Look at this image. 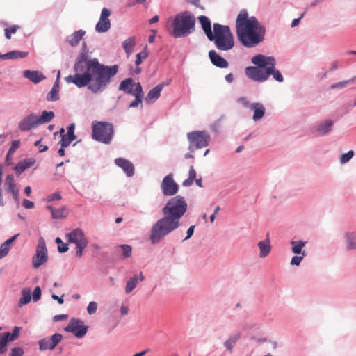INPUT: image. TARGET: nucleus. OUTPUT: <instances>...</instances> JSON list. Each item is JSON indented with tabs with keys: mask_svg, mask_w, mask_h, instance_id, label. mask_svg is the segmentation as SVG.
Listing matches in <instances>:
<instances>
[{
	"mask_svg": "<svg viewBox=\"0 0 356 356\" xmlns=\"http://www.w3.org/2000/svg\"><path fill=\"white\" fill-rule=\"evenodd\" d=\"M118 69V65H106L99 63L97 58H92L83 69L65 77V81L79 88L87 86L92 93L99 94L107 88Z\"/></svg>",
	"mask_w": 356,
	"mask_h": 356,
	"instance_id": "f257e3e1",
	"label": "nucleus"
},
{
	"mask_svg": "<svg viewBox=\"0 0 356 356\" xmlns=\"http://www.w3.org/2000/svg\"><path fill=\"white\" fill-rule=\"evenodd\" d=\"M188 205L185 198L176 195L169 199L162 209L163 216L152 226L149 240L152 245L163 241L181 225L180 218L187 211Z\"/></svg>",
	"mask_w": 356,
	"mask_h": 356,
	"instance_id": "f03ea898",
	"label": "nucleus"
},
{
	"mask_svg": "<svg viewBox=\"0 0 356 356\" xmlns=\"http://www.w3.org/2000/svg\"><path fill=\"white\" fill-rule=\"evenodd\" d=\"M236 33L238 41L246 48H253L264 41L266 29L256 17H248L246 10H241L236 21Z\"/></svg>",
	"mask_w": 356,
	"mask_h": 356,
	"instance_id": "7ed1b4c3",
	"label": "nucleus"
},
{
	"mask_svg": "<svg viewBox=\"0 0 356 356\" xmlns=\"http://www.w3.org/2000/svg\"><path fill=\"white\" fill-rule=\"evenodd\" d=\"M168 23L171 28L170 34L175 38H184L195 31V18L188 11L177 14Z\"/></svg>",
	"mask_w": 356,
	"mask_h": 356,
	"instance_id": "20e7f679",
	"label": "nucleus"
},
{
	"mask_svg": "<svg viewBox=\"0 0 356 356\" xmlns=\"http://www.w3.org/2000/svg\"><path fill=\"white\" fill-rule=\"evenodd\" d=\"M213 33L208 40L214 42L215 47L220 51H227L234 46V38L227 25L213 24Z\"/></svg>",
	"mask_w": 356,
	"mask_h": 356,
	"instance_id": "39448f33",
	"label": "nucleus"
},
{
	"mask_svg": "<svg viewBox=\"0 0 356 356\" xmlns=\"http://www.w3.org/2000/svg\"><path fill=\"white\" fill-rule=\"evenodd\" d=\"M114 135L113 124L111 122L93 121L92 124V137L95 141L110 144Z\"/></svg>",
	"mask_w": 356,
	"mask_h": 356,
	"instance_id": "423d86ee",
	"label": "nucleus"
},
{
	"mask_svg": "<svg viewBox=\"0 0 356 356\" xmlns=\"http://www.w3.org/2000/svg\"><path fill=\"white\" fill-rule=\"evenodd\" d=\"M187 138L189 145L195 149H202L209 145L211 137L206 131H195L188 133Z\"/></svg>",
	"mask_w": 356,
	"mask_h": 356,
	"instance_id": "0eeeda50",
	"label": "nucleus"
},
{
	"mask_svg": "<svg viewBox=\"0 0 356 356\" xmlns=\"http://www.w3.org/2000/svg\"><path fill=\"white\" fill-rule=\"evenodd\" d=\"M46 246L45 240L43 237H40L36 246V253L32 259V264L35 268H39L40 266L47 261L48 253Z\"/></svg>",
	"mask_w": 356,
	"mask_h": 356,
	"instance_id": "6e6552de",
	"label": "nucleus"
},
{
	"mask_svg": "<svg viewBox=\"0 0 356 356\" xmlns=\"http://www.w3.org/2000/svg\"><path fill=\"white\" fill-rule=\"evenodd\" d=\"M88 327L80 319L71 318L68 325L64 328L65 331L72 333L77 338H82L88 331Z\"/></svg>",
	"mask_w": 356,
	"mask_h": 356,
	"instance_id": "1a4fd4ad",
	"label": "nucleus"
},
{
	"mask_svg": "<svg viewBox=\"0 0 356 356\" xmlns=\"http://www.w3.org/2000/svg\"><path fill=\"white\" fill-rule=\"evenodd\" d=\"M63 335L60 333H55L51 337H47L38 341L40 351L53 350L62 341Z\"/></svg>",
	"mask_w": 356,
	"mask_h": 356,
	"instance_id": "9d476101",
	"label": "nucleus"
},
{
	"mask_svg": "<svg viewBox=\"0 0 356 356\" xmlns=\"http://www.w3.org/2000/svg\"><path fill=\"white\" fill-rule=\"evenodd\" d=\"M161 189L165 196H172L177 193L179 185L177 184L172 173L166 175L161 184Z\"/></svg>",
	"mask_w": 356,
	"mask_h": 356,
	"instance_id": "9b49d317",
	"label": "nucleus"
},
{
	"mask_svg": "<svg viewBox=\"0 0 356 356\" xmlns=\"http://www.w3.org/2000/svg\"><path fill=\"white\" fill-rule=\"evenodd\" d=\"M88 48L85 42L82 43L81 51H79L77 58L74 64V71L81 70L83 67L88 65V63L92 59L88 55Z\"/></svg>",
	"mask_w": 356,
	"mask_h": 356,
	"instance_id": "f8f14e48",
	"label": "nucleus"
},
{
	"mask_svg": "<svg viewBox=\"0 0 356 356\" xmlns=\"http://www.w3.org/2000/svg\"><path fill=\"white\" fill-rule=\"evenodd\" d=\"M65 238L68 243L75 244V245L88 244L83 231L79 227L75 228L67 233Z\"/></svg>",
	"mask_w": 356,
	"mask_h": 356,
	"instance_id": "ddd939ff",
	"label": "nucleus"
},
{
	"mask_svg": "<svg viewBox=\"0 0 356 356\" xmlns=\"http://www.w3.org/2000/svg\"><path fill=\"white\" fill-rule=\"evenodd\" d=\"M111 14V10L106 8H104L102 10L99 19L95 26V30L97 32L105 33L110 29L111 24L108 17Z\"/></svg>",
	"mask_w": 356,
	"mask_h": 356,
	"instance_id": "4468645a",
	"label": "nucleus"
},
{
	"mask_svg": "<svg viewBox=\"0 0 356 356\" xmlns=\"http://www.w3.org/2000/svg\"><path fill=\"white\" fill-rule=\"evenodd\" d=\"M38 125L37 115L31 113L19 122L18 129L22 132H26L36 128Z\"/></svg>",
	"mask_w": 356,
	"mask_h": 356,
	"instance_id": "2eb2a0df",
	"label": "nucleus"
},
{
	"mask_svg": "<svg viewBox=\"0 0 356 356\" xmlns=\"http://www.w3.org/2000/svg\"><path fill=\"white\" fill-rule=\"evenodd\" d=\"M245 75L254 81L263 83L266 81V69L258 67L248 66L245 69Z\"/></svg>",
	"mask_w": 356,
	"mask_h": 356,
	"instance_id": "dca6fc26",
	"label": "nucleus"
},
{
	"mask_svg": "<svg viewBox=\"0 0 356 356\" xmlns=\"http://www.w3.org/2000/svg\"><path fill=\"white\" fill-rule=\"evenodd\" d=\"M115 164L122 168L123 172L128 177H131L134 175V166L129 160L119 157L115 159Z\"/></svg>",
	"mask_w": 356,
	"mask_h": 356,
	"instance_id": "f3484780",
	"label": "nucleus"
},
{
	"mask_svg": "<svg viewBox=\"0 0 356 356\" xmlns=\"http://www.w3.org/2000/svg\"><path fill=\"white\" fill-rule=\"evenodd\" d=\"M209 57L211 63L216 67L223 69L229 66V63L215 50H210L209 51Z\"/></svg>",
	"mask_w": 356,
	"mask_h": 356,
	"instance_id": "a211bd4d",
	"label": "nucleus"
},
{
	"mask_svg": "<svg viewBox=\"0 0 356 356\" xmlns=\"http://www.w3.org/2000/svg\"><path fill=\"white\" fill-rule=\"evenodd\" d=\"M24 76L35 84H37L46 79L45 75L38 70H25L24 72Z\"/></svg>",
	"mask_w": 356,
	"mask_h": 356,
	"instance_id": "6ab92c4d",
	"label": "nucleus"
},
{
	"mask_svg": "<svg viewBox=\"0 0 356 356\" xmlns=\"http://www.w3.org/2000/svg\"><path fill=\"white\" fill-rule=\"evenodd\" d=\"M85 34L86 31L83 29L76 31L66 38L65 42L72 47H76Z\"/></svg>",
	"mask_w": 356,
	"mask_h": 356,
	"instance_id": "aec40b11",
	"label": "nucleus"
},
{
	"mask_svg": "<svg viewBox=\"0 0 356 356\" xmlns=\"http://www.w3.org/2000/svg\"><path fill=\"white\" fill-rule=\"evenodd\" d=\"M35 162L34 158L25 159L15 165L14 170L17 175H20L24 170L32 167Z\"/></svg>",
	"mask_w": 356,
	"mask_h": 356,
	"instance_id": "412c9836",
	"label": "nucleus"
},
{
	"mask_svg": "<svg viewBox=\"0 0 356 356\" xmlns=\"http://www.w3.org/2000/svg\"><path fill=\"white\" fill-rule=\"evenodd\" d=\"M145 280L143 273L140 271L139 273L134 275L127 282L125 286L126 293H131L136 286L139 281L142 282Z\"/></svg>",
	"mask_w": 356,
	"mask_h": 356,
	"instance_id": "4be33fe9",
	"label": "nucleus"
},
{
	"mask_svg": "<svg viewBox=\"0 0 356 356\" xmlns=\"http://www.w3.org/2000/svg\"><path fill=\"white\" fill-rule=\"evenodd\" d=\"M250 109L254 111L252 120L254 122L259 121L265 115L266 108L261 103H259V102L252 103Z\"/></svg>",
	"mask_w": 356,
	"mask_h": 356,
	"instance_id": "5701e85b",
	"label": "nucleus"
},
{
	"mask_svg": "<svg viewBox=\"0 0 356 356\" xmlns=\"http://www.w3.org/2000/svg\"><path fill=\"white\" fill-rule=\"evenodd\" d=\"M334 122L331 120H325L321 122L316 128V131L319 136L327 135L333 128Z\"/></svg>",
	"mask_w": 356,
	"mask_h": 356,
	"instance_id": "b1692460",
	"label": "nucleus"
},
{
	"mask_svg": "<svg viewBox=\"0 0 356 356\" xmlns=\"http://www.w3.org/2000/svg\"><path fill=\"white\" fill-rule=\"evenodd\" d=\"M20 327L15 326L12 332H5L3 336L1 335V344L6 346L8 341H13L17 339L19 335Z\"/></svg>",
	"mask_w": 356,
	"mask_h": 356,
	"instance_id": "393cba45",
	"label": "nucleus"
},
{
	"mask_svg": "<svg viewBox=\"0 0 356 356\" xmlns=\"http://www.w3.org/2000/svg\"><path fill=\"white\" fill-rule=\"evenodd\" d=\"M162 90V86L161 85H156L155 87L152 88L145 97V100L147 104H152L154 102L161 96V92Z\"/></svg>",
	"mask_w": 356,
	"mask_h": 356,
	"instance_id": "a878e982",
	"label": "nucleus"
},
{
	"mask_svg": "<svg viewBox=\"0 0 356 356\" xmlns=\"http://www.w3.org/2000/svg\"><path fill=\"white\" fill-rule=\"evenodd\" d=\"M198 20L207 38H210V37L213 33V31H212L211 23L210 19L207 16L201 15L200 17H198Z\"/></svg>",
	"mask_w": 356,
	"mask_h": 356,
	"instance_id": "bb28decb",
	"label": "nucleus"
},
{
	"mask_svg": "<svg viewBox=\"0 0 356 356\" xmlns=\"http://www.w3.org/2000/svg\"><path fill=\"white\" fill-rule=\"evenodd\" d=\"M307 243V241L302 240L291 241L290 242L291 245V252L296 254H302V256H306L307 253L305 250H302V248L305 247Z\"/></svg>",
	"mask_w": 356,
	"mask_h": 356,
	"instance_id": "cd10ccee",
	"label": "nucleus"
},
{
	"mask_svg": "<svg viewBox=\"0 0 356 356\" xmlns=\"http://www.w3.org/2000/svg\"><path fill=\"white\" fill-rule=\"evenodd\" d=\"M348 250H356V231L346 232L344 234Z\"/></svg>",
	"mask_w": 356,
	"mask_h": 356,
	"instance_id": "c85d7f7f",
	"label": "nucleus"
},
{
	"mask_svg": "<svg viewBox=\"0 0 356 356\" xmlns=\"http://www.w3.org/2000/svg\"><path fill=\"white\" fill-rule=\"evenodd\" d=\"M134 81L132 78L129 77L123 80L120 83L119 90L123 91L126 94H134Z\"/></svg>",
	"mask_w": 356,
	"mask_h": 356,
	"instance_id": "c756f323",
	"label": "nucleus"
},
{
	"mask_svg": "<svg viewBox=\"0 0 356 356\" xmlns=\"http://www.w3.org/2000/svg\"><path fill=\"white\" fill-rule=\"evenodd\" d=\"M259 248V257L264 258L269 254L271 250V245L269 239L261 241L258 243Z\"/></svg>",
	"mask_w": 356,
	"mask_h": 356,
	"instance_id": "7c9ffc66",
	"label": "nucleus"
},
{
	"mask_svg": "<svg viewBox=\"0 0 356 356\" xmlns=\"http://www.w3.org/2000/svg\"><path fill=\"white\" fill-rule=\"evenodd\" d=\"M272 75L273 78L279 83L284 81V77L282 73L275 67H266V81H267L269 76Z\"/></svg>",
	"mask_w": 356,
	"mask_h": 356,
	"instance_id": "2f4dec72",
	"label": "nucleus"
},
{
	"mask_svg": "<svg viewBox=\"0 0 356 356\" xmlns=\"http://www.w3.org/2000/svg\"><path fill=\"white\" fill-rule=\"evenodd\" d=\"M136 46V38L132 36L127 38L122 43V47L127 56H129L134 51Z\"/></svg>",
	"mask_w": 356,
	"mask_h": 356,
	"instance_id": "473e14b6",
	"label": "nucleus"
},
{
	"mask_svg": "<svg viewBox=\"0 0 356 356\" xmlns=\"http://www.w3.org/2000/svg\"><path fill=\"white\" fill-rule=\"evenodd\" d=\"M21 298L17 303L18 307H21L28 304L31 300V291L29 288H24L21 291Z\"/></svg>",
	"mask_w": 356,
	"mask_h": 356,
	"instance_id": "72a5a7b5",
	"label": "nucleus"
},
{
	"mask_svg": "<svg viewBox=\"0 0 356 356\" xmlns=\"http://www.w3.org/2000/svg\"><path fill=\"white\" fill-rule=\"evenodd\" d=\"M46 208L51 212V218L53 219L64 218L66 216L65 214V208L64 207L59 209H55L51 205H47Z\"/></svg>",
	"mask_w": 356,
	"mask_h": 356,
	"instance_id": "f704fd0d",
	"label": "nucleus"
},
{
	"mask_svg": "<svg viewBox=\"0 0 356 356\" xmlns=\"http://www.w3.org/2000/svg\"><path fill=\"white\" fill-rule=\"evenodd\" d=\"M241 337L240 333H235L229 337V338L224 342V346L229 352L232 353L234 346Z\"/></svg>",
	"mask_w": 356,
	"mask_h": 356,
	"instance_id": "c9c22d12",
	"label": "nucleus"
},
{
	"mask_svg": "<svg viewBox=\"0 0 356 356\" xmlns=\"http://www.w3.org/2000/svg\"><path fill=\"white\" fill-rule=\"evenodd\" d=\"M54 116L53 111H43L40 116L37 115V120L39 124H46L51 122Z\"/></svg>",
	"mask_w": 356,
	"mask_h": 356,
	"instance_id": "e433bc0d",
	"label": "nucleus"
},
{
	"mask_svg": "<svg viewBox=\"0 0 356 356\" xmlns=\"http://www.w3.org/2000/svg\"><path fill=\"white\" fill-rule=\"evenodd\" d=\"M266 60V56L259 54L253 56L251 58V62L252 63L256 65L255 67H258L259 68L265 70L267 65Z\"/></svg>",
	"mask_w": 356,
	"mask_h": 356,
	"instance_id": "4c0bfd02",
	"label": "nucleus"
},
{
	"mask_svg": "<svg viewBox=\"0 0 356 356\" xmlns=\"http://www.w3.org/2000/svg\"><path fill=\"white\" fill-rule=\"evenodd\" d=\"M59 85L58 83H54L51 91L47 95V99L49 102H55L59 99Z\"/></svg>",
	"mask_w": 356,
	"mask_h": 356,
	"instance_id": "58836bf2",
	"label": "nucleus"
},
{
	"mask_svg": "<svg viewBox=\"0 0 356 356\" xmlns=\"http://www.w3.org/2000/svg\"><path fill=\"white\" fill-rule=\"evenodd\" d=\"M19 146H20V140H15L12 142L11 145L9 147L8 151L6 154V163L7 165L10 164V161L11 160L10 156L12 154H13L15 153L16 149H18Z\"/></svg>",
	"mask_w": 356,
	"mask_h": 356,
	"instance_id": "ea45409f",
	"label": "nucleus"
},
{
	"mask_svg": "<svg viewBox=\"0 0 356 356\" xmlns=\"http://www.w3.org/2000/svg\"><path fill=\"white\" fill-rule=\"evenodd\" d=\"M5 186L6 187V191L10 193L18 190L16 187L14 176L13 175H8L6 176L5 179Z\"/></svg>",
	"mask_w": 356,
	"mask_h": 356,
	"instance_id": "a19ab883",
	"label": "nucleus"
},
{
	"mask_svg": "<svg viewBox=\"0 0 356 356\" xmlns=\"http://www.w3.org/2000/svg\"><path fill=\"white\" fill-rule=\"evenodd\" d=\"M8 54L9 60L23 58L28 56L27 51H22L19 50L9 51Z\"/></svg>",
	"mask_w": 356,
	"mask_h": 356,
	"instance_id": "79ce46f5",
	"label": "nucleus"
},
{
	"mask_svg": "<svg viewBox=\"0 0 356 356\" xmlns=\"http://www.w3.org/2000/svg\"><path fill=\"white\" fill-rule=\"evenodd\" d=\"M118 248H121L122 251V255L124 259L129 258L132 255V248L131 245L127 244L120 245Z\"/></svg>",
	"mask_w": 356,
	"mask_h": 356,
	"instance_id": "37998d69",
	"label": "nucleus"
},
{
	"mask_svg": "<svg viewBox=\"0 0 356 356\" xmlns=\"http://www.w3.org/2000/svg\"><path fill=\"white\" fill-rule=\"evenodd\" d=\"M147 56H148V51H147V47H145L143 51H141L140 52L137 54L136 61H135L136 65L138 66L140 65L143 63V60H145L146 58H147Z\"/></svg>",
	"mask_w": 356,
	"mask_h": 356,
	"instance_id": "c03bdc74",
	"label": "nucleus"
},
{
	"mask_svg": "<svg viewBox=\"0 0 356 356\" xmlns=\"http://www.w3.org/2000/svg\"><path fill=\"white\" fill-rule=\"evenodd\" d=\"M55 242L58 245V251L60 253L66 252L69 249V245L66 243H63L60 238L57 237L55 240Z\"/></svg>",
	"mask_w": 356,
	"mask_h": 356,
	"instance_id": "a18cd8bd",
	"label": "nucleus"
},
{
	"mask_svg": "<svg viewBox=\"0 0 356 356\" xmlns=\"http://www.w3.org/2000/svg\"><path fill=\"white\" fill-rule=\"evenodd\" d=\"M356 80V77H353L352 79L346 81H343L340 82H337L334 84H332L331 86L332 89H337V88H342L346 86H347L349 83H354V81Z\"/></svg>",
	"mask_w": 356,
	"mask_h": 356,
	"instance_id": "49530a36",
	"label": "nucleus"
},
{
	"mask_svg": "<svg viewBox=\"0 0 356 356\" xmlns=\"http://www.w3.org/2000/svg\"><path fill=\"white\" fill-rule=\"evenodd\" d=\"M354 156V152L349 150L348 152L343 154L340 157V163L341 164L347 163Z\"/></svg>",
	"mask_w": 356,
	"mask_h": 356,
	"instance_id": "de8ad7c7",
	"label": "nucleus"
},
{
	"mask_svg": "<svg viewBox=\"0 0 356 356\" xmlns=\"http://www.w3.org/2000/svg\"><path fill=\"white\" fill-rule=\"evenodd\" d=\"M134 86H135V88L134 90V94H132V95H134L135 97L138 96L139 97L143 98L144 92H143V88H142V86H141V84L140 83V82L134 83Z\"/></svg>",
	"mask_w": 356,
	"mask_h": 356,
	"instance_id": "09e8293b",
	"label": "nucleus"
},
{
	"mask_svg": "<svg viewBox=\"0 0 356 356\" xmlns=\"http://www.w3.org/2000/svg\"><path fill=\"white\" fill-rule=\"evenodd\" d=\"M18 29H19V26H17V25H13L10 27L6 28L5 29V37L7 39H10L11 37V35L15 33Z\"/></svg>",
	"mask_w": 356,
	"mask_h": 356,
	"instance_id": "8fccbe9b",
	"label": "nucleus"
},
{
	"mask_svg": "<svg viewBox=\"0 0 356 356\" xmlns=\"http://www.w3.org/2000/svg\"><path fill=\"white\" fill-rule=\"evenodd\" d=\"M305 257V256H302V254L293 256L291 259L290 264L291 266H299Z\"/></svg>",
	"mask_w": 356,
	"mask_h": 356,
	"instance_id": "3c124183",
	"label": "nucleus"
},
{
	"mask_svg": "<svg viewBox=\"0 0 356 356\" xmlns=\"http://www.w3.org/2000/svg\"><path fill=\"white\" fill-rule=\"evenodd\" d=\"M97 310V303L96 302H90L87 307V312L90 315L94 314Z\"/></svg>",
	"mask_w": 356,
	"mask_h": 356,
	"instance_id": "603ef678",
	"label": "nucleus"
},
{
	"mask_svg": "<svg viewBox=\"0 0 356 356\" xmlns=\"http://www.w3.org/2000/svg\"><path fill=\"white\" fill-rule=\"evenodd\" d=\"M24 353V351L21 347H14L11 349L10 356H22Z\"/></svg>",
	"mask_w": 356,
	"mask_h": 356,
	"instance_id": "864d4df0",
	"label": "nucleus"
},
{
	"mask_svg": "<svg viewBox=\"0 0 356 356\" xmlns=\"http://www.w3.org/2000/svg\"><path fill=\"white\" fill-rule=\"evenodd\" d=\"M61 198H62V196H61L60 192H56V193H52V194L49 195V196H47V201L50 202H54L56 200H61Z\"/></svg>",
	"mask_w": 356,
	"mask_h": 356,
	"instance_id": "5fc2aeb1",
	"label": "nucleus"
},
{
	"mask_svg": "<svg viewBox=\"0 0 356 356\" xmlns=\"http://www.w3.org/2000/svg\"><path fill=\"white\" fill-rule=\"evenodd\" d=\"M41 298V289L40 286H36L33 292V300L34 302L38 301Z\"/></svg>",
	"mask_w": 356,
	"mask_h": 356,
	"instance_id": "6e6d98bb",
	"label": "nucleus"
},
{
	"mask_svg": "<svg viewBox=\"0 0 356 356\" xmlns=\"http://www.w3.org/2000/svg\"><path fill=\"white\" fill-rule=\"evenodd\" d=\"M237 102L241 104L243 106V107H245V108H251L252 104L250 103V102L248 100V99L245 97H241L238 98Z\"/></svg>",
	"mask_w": 356,
	"mask_h": 356,
	"instance_id": "4d7b16f0",
	"label": "nucleus"
},
{
	"mask_svg": "<svg viewBox=\"0 0 356 356\" xmlns=\"http://www.w3.org/2000/svg\"><path fill=\"white\" fill-rule=\"evenodd\" d=\"M87 245H88V244H82V245H76V247H75L76 255L78 257H82L83 251L86 249V248L87 247Z\"/></svg>",
	"mask_w": 356,
	"mask_h": 356,
	"instance_id": "13d9d810",
	"label": "nucleus"
},
{
	"mask_svg": "<svg viewBox=\"0 0 356 356\" xmlns=\"http://www.w3.org/2000/svg\"><path fill=\"white\" fill-rule=\"evenodd\" d=\"M10 250V248L8 246H5L3 243L0 246V259L6 257Z\"/></svg>",
	"mask_w": 356,
	"mask_h": 356,
	"instance_id": "bf43d9fd",
	"label": "nucleus"
},
{
	"mask_svg": "<svg viewBox=\"0 0 356 356\" xmlns=\"http://www.w3.org/2000/svg\"><path fill=\"white\" fill-rule=\"evenodd\" d=\"M267 65L266 67L275 68L276 64L275 58L273 56H266Z\"/></svg>",
	"mask_w": 356,
	"mask_h": 356,
	"instance_id": "052dcab7",
	"label": "nucleus"
},
{
	"mask_svg": "<svg viewBox=\"0 0 356 356\" xmlns=\"http://www.w3.org/2000/svg\"><path fill=\"white\" fill-rule=\"evenodd\" d=\"M63 147H67L71 143V140H69L67 135H63L61 140L58 143Z\"/></svg>",
	"mask_w": 356,
	"mask_h": 356,
	"instance_id": "680f3d73",
	"label": "nucleus"
},
{
	"mask_svg": "<svg viewBox=\"0 0 356 356\" xmlns=\"http://www.w3.org/2000/svg\"><path fill=\"white\" fill-rule=\"evenodd\" d=\"M41 140L42 139H40L37 141H35L34 143V145L35 147H38V149H39V152H46L47 149H48V147L47 145H41L40 143H41Z\"/></svg>",
	"mask_w": 356,
	"mask_h": 356,
	"instance_id": "e2e57ef3",
	"label": "nucleus"
},
{
	"mask_svg": "<svg viewBox=\"0 0 356 356\" xmlns=\"http://www.w3.org/2000/svg\"><path fill=\"white\" fill-rule=\"evenodd\" d=\"M22 205L25 209H31L34 207V203L27 199H24L22 201Z\"/></svg>",
	"mask_w": 356,
	"mask_h": 356,
	"instance_id": "0e129e2a",
	"label": "nucleus"
},
{
	"mask_svg": "<svg viewBox=\"0 0 356 356\" xmlns=\"http://www.w3.org/2000/svg\"><path fill=\"white\" fill-rule=\"evenodd\" d=\"M195 229V225H191L188 227L186 232V236L183 239V241L189 239L193 234Z\"/></svg>",
	"mask_w": 356,
	"mask_h": 356,
	"instance_id": "69168bd1",
	"label": "nucleus"
},
{
	"mask_svg": "<svg viewBox=\"0 0 356 356\" xmlns=\"http://www.w3.org/2000/svg\"><path fill=\"white\" fill-rule=\"evenodd\" d=\"M143 101V98L138 97H135V99L134 102H132L129 106V108H135L137 107Z\"/></svg>",
	"mask_w": 356,
	"mask_h": 356,
	"instance_id": "338daca9",
	"label": "nucleus"
},
{
	"mask_svg": "<svg viewBox=\"0 0 356 356\" xmlns=\"http://www.w3.org/2000/svg\"><path fill=\"white\" fill-rule=\"evenodd\" d=\"M19 236V234H15L14 236H13L11 238H10L9 239H7L6 241L3 242L5 246H8L10 248V244L14 242L17 238V237Z\"/></svg>",
	"mask_w": 356,
	"mask_h": 356,
	"instance_id": "774afa93",
	"label": "nucleus"
}]
</instances>
